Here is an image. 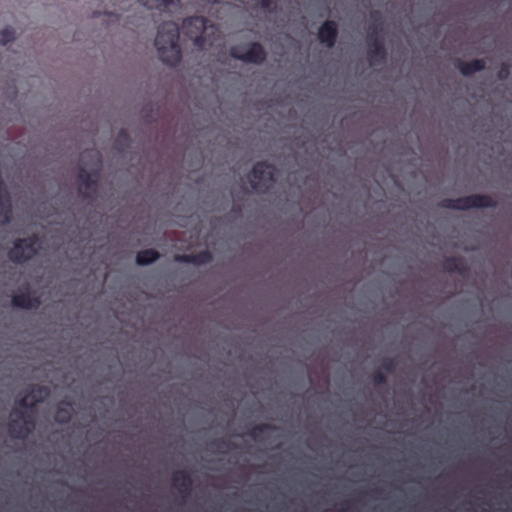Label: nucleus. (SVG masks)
<instances>
[{
  "label": "nucleus",
  "instance_id": "nucleus-1",
  "mask_svg": "<svg viewBox=\"0 0 512 512\" xmlns=\"http://www.w3.org/2000/svg\"><path fill=\"white\" fill-rule=\"evenodd\" d=\"M154 44L163 63L169 66H176L180 63L182 52L179 45V26L177 23L166 21L160 24Z\"/></svg>",
  "mask_w": 512,
  "mask_h": 512
},
{
  "label": "nucleus",
  "instance_id": "nucleus-2",
  "mask_svg": "<svg viewBox=\"0 0 512 512\" xmlns=\"http://www.w3.org/2000/svg\"><path fill=\"white\" fill-rule=\"evenodd\" d=\"M88 157L91 158L93 162L91 172H88L85 169V167L81 166L78 173V193L80 197L85 200L94 199L97 193L100 170L102 165L101 155L98 151H84L83 153H81L80 161L84 163Z\"/></svg>",
  "mask_w": 512,
  "mask_h": 512
},
{
  "label": "nucleus",
  "instance_id": "nucleus-3",
  "mask_svg": "<svg viewBox=\"0 0 512 512\" xmlns=\"http://www.w3.org/2000/svg\"><path fill=\"white\" fill-rule=\"evenodd\" d=\"M370 19L373 24H370L367 29V60L371 66L380 65L386 61L387 51L384 46V41L378 36V25L382 30V16L378 10H374L370 13Z\"/></svg>",
  "mask_w": 512,
  "mask_h": 512
},
{
  "label": "nucleus",
  "instance_id": "nucleus-4",
  "mask_svg": "<svg viewBox=\"0 0 512 512\" xmlns=\"http://www.w3.org/2000/svg\"><path fill=\"white\" fill-rule=\"evenodd\" d=\"M277 169L274 165L261 161L257 162L249 174V182L254 192L265 194L276 182Z\"/></svg>",
  "mask_w": 512,
  "mask_h": 512
},
{
  "label": "nucleus",
  "instance_id": "nucleus-5",
  "mask_svg": "<svg viewBox=\"0 0 512 512\" xmlns=\"http://www.w3.org/2000/svg\"><path fill=\"white\" fill-rule=\"evenodd\" d=\"M439 206L445 209L466 211L472 208H494L497 206V202L489 195L472 194L455 199H442Z\"/></svg>",
  "mask_w": 512,
  "mask_h": 512
},
{
  "label": "nucleus",
  "instance_id": "nucleus-6",
  "mask_svg": "<svg viewBox=\"0 0 512 512\" xmlns=\"http://www.w3.org/2000/svg\"><path fill=\"white\" fill-rule=\"evenodd\" d=\"M40 244L37 235L18 238L8 251V258L15 264H23L33 259L39 252Z\"/></svg>",
  "mask_w": 512,
  "mask_h": 512
},
{
  "label": "nucleus",
  "instance_id": "nucleus-7",
  "mask_svg": "<svg viewBox=\"0 0 512 512\" xmlns=\"http://www.w3.org/2000/svg\"><path fill=\"white\" fill-rule=\"evenodd\" d=\"M8 423V434L11 438L24 440L35 428V418L27 411L14 409Z\"/></svg>",
  "mask_w": 512,
  "mask_h": 512
},
{
  "label": "nucleus",
  "instance_id": "nucleus-8",
  "mask_svg": "<svg viewBox=\"0 0 512 512\" xmlns=\"http://www.w3.org/2000/svg\"><path fill=\"white\" fill-rule=\"evenodd\" d=\"M208 28H213V25L202 16L188 17L182 23L183 34L192 40L199 49H204L207 44L205 33Z\"/></svg>",
  "mask_w": 512,
  "mask_h": 512
},
{
  "label": "nucleus",
  "instance_id": "nucleus-9",
  "mask_svg": "<svg viewBox=\"0 0 512 512\" xmlns=\"http://www.w3.org/2000/svg\"><path fill=\"white\" fill-rule=\"evenodd\" d=\"M229 53L232 58L246 63L259 65L266 60V51L259 42L250 43L247 51L244 53L240 46H232Z\"/></svg>",
  "mask_w": 512,
  "mask_h": 512
},
{
  "label": "nucleus",
  "instance_id": "nucleus-10",
  "mask_svg": "<svg viewBox=\"0 0 512 512\" xmlns=\"http://www.w3.org/2000/svg\"><path fill=\"white\" fill-rule=\"evenodd\" d=\"M49 395L46 387L40 385H32L26 390L16 401L20 408L33 409Z\"/></svg>",
  "mask_w": 512,
  "mask_h": 512
},
{
  "label": "nucleus",
  "instance_id": "nucleus-11",
  "mask_svg": "<svg viewBox=\"0 0 512 512\" xmlns=\"http://www.w3.org/2000/svg\"><path fill=\"white\" fill-rule=\"evenodd\" d=\"M318 40L327 48L334 47L338 38V25L334 20H326L318 29Z\"/></svg>",
  "mask_w": 512,
  "mask_h": 512
},
{
  "label": "nucleus",
  "instance_id": "nucleus-12",
  "mask_svg": "<svg viewBox=\"0 0 512 512\" xmlns=\"http://www.w3.org/2000/svg\"><path fill=\"white\" fill-rule=\"evenodd\" d=\"M173 486L178 490L183 499L191 493L193 480L190 474L185 470H177L172 474Z\"/></svg>",
  "mask_w": 512,
  "mask_h": 512
},
{
  "label": "nucleus",
  "instance_id": "nucleus-13",
  "mask_svg": "<svg viewBox=\"0 0 512 512\" xmlns=\"http://www.w3.org/2000/svg\"><path fill=\"white\" fill-rule=\"evenodd\" d=\"M40 304V299L33 296L30 291L22 292L12 297V306L15 308L25 310L36 309Z\"/></svg>",
  "mask_w": 512,
  "mask_h": 512
},
{
  "label": "nucleus",
  "instance_id": "nucleus-14",
  "mask_svg": "<svg viewBox=\"0 0 512 512\" xmlns=\"http://www.w3.org/2000/svg\"><path fill=\"white\" fill-rule=\"evenodd\" d=\"M177 262L190 263L194 265H204L212 261V254L208 250H203L195 254H181L175 257Z\"/></svg>",
  "mask_w": 512,
  "mask_h": 512
},
{
  "label": "nucleus",
  "instance_id": "nucleus-15",
  "mask_svg": "<svg viewBox=\"0 0 512 512\" xmlns=\"http://www.w3.org/2000/svg\"><path fill=\"white\" fill-rule=\"evenodd\" d=\"M442 269L446 272H456L460 275H465L468 272L464 259L456 256L446 257L442 262Z\"/></svg>",
  "mask_w": 512,
  "mask_h": 512
},
{
  "label": "nucleus",
  "instance_id": "nucleus-16",
  "mask_svg": "<svg viewBox=\"0 0 512 512\" xmlns=\"http://www.w3.org/2000/svg\"><path fill=\"white\" fill-rule=\"evenodd\" d=\"M486 63L482 59H474L471 61H462L458 60L456 63V67L460 71L463 76H471L476 72L482 71L485 69Z\"/></svg>",
  "mask_w": 512,
  "mask_h": 512
},
{
  "label": "nucleus",
  "instance_id": "nucleus-17",
  "mask_svg": "<svg viewBox=\"0 0 512 512\" xmlns=\"http://www.w3.org/2000/svg\"><path fill=\"white\" fill-rule=\"evenodd\" d=\"M148 9H155L161 12H169L172 8L179 6V0H137Z\"/></svg>",
  "mask_w": 512,
  "mask_h": 512
},
{
  "label": "nucleus",
  "instance_id": "nucleus-18",
  "mask_svg": "<svg viewBox=\"0 0 512 512\" xmlns=\"http://www.w3.org/2000/svg\"><path fill=\"white\" fill-rule=\"evenodd\" d=\"M71 403L67 401H61L55 411L54 420L60 424L69 423L71 420Z\"/></svg>",
  "mask_w": 512,
  "mask_h": 512
},
{
  "label": "nucleus",
  "instance_id": "nucleus-19",
  "mask_svg": "<svg viewBox=\"0 0 512 512\" xmlns=\"http://www.w3.org/2000/svg\"><path fill=\"white\" fill-rule=\"evenodd\" d=\"M160 258V254L155 249L141 250L136 255V263L145 266L154 263Z\"/></svg>",
  "mask_w": 512,
  "mask_h": 512
},
{
  "label": "nucleus",
  "instance_id": "nucleus-20",
  "mask_svg": "<svg viewBox=\"0 0 512 512\" xmlns=\"http://www.w3.org/2000/svg\"><path fill=\"white\" fill-rule=\"evenodd\" d=\"M277 427L269 423H261L255 425L252 429L247 432V435L255 441L260 440L261 436L268 431H275Z\"/></svg>",
  "mask_w": 512,
  "mask_h": 512
},
{
  "label": "nucleus",
  "instance_id": "nucleus-21",
  "mask_svg": "<svg viewBox=\"0 0 512 512\" xmlns=\"http://www.w3.org/2000/svg\"><path fill=\"white\" fill-rule=\"evenodd\" d=\"M0 209V225H8L12 220L11 197H9V202H3Z\"/></svg>",
  "mask_w": 512,
  "mask_h": 512
},
{
  "label": "nucleus",
  "instance_id": "nucleus-22",
  "mask_svg": "<svg viewBox=\"0 0 512 512\" xmlns=\"http://www.w3.org/2000/svg\"><path fill=\"white\" fill-rule=\"evenodd\" d=\"M130 142L131 140L128 131L126 129H121L115 139V147L118 150H124L129 147Z\"/></svg>",
  "mask_w": 512,
  "mask_h": 512
},
{
  "label": "nucleus",
  "instance_id": "nucleus-23",
  "mask_svg": "<svg viewBox=\"0 0 512 512\" xmlns=\"http://www.w3.org/2000/svg\"><path fill=\"white\" fill-rule=\"evenodd\" d=\"M15 39V31L11 27H6L0 31V44L5 45Z\"/></svg>",
  "mask_w": 512,
  "mask_h": 512
},
{
  "label": "nucleus",
  "instance_id": "nucleus-24",
  "mask_svg": "<svg viewBox=\"0 0 512 512\" xmlns=\"http://www.w3.org/2000/svg\"><path fill=\"white\" fill-rule=\"evenodd\" d=\"M396 359L395 358H385L382 361V369L385 370L388 373H393L396 369Z\"/></svg>",
  "mask_w": 512,
  "mask_h": 512
},
{
  "label": "nucleus",
  "instance_id": "nucleus-25",
  "mask_svg": "<svg viewBox=\"0 0 512 512\" xmlns=\"http://www.w3.org/2000/svg\"><path fill=\"white\" fill-rule=\"evenodd\" d=\"M372 380L375 387H380L387 383V377L381 371L375 372L372 376Z\"/></svg>",
  "mask_w": 512,
  "mask_h": 512
},
{
  "label": "nucleus",
  "instance_id": "nucleus-26",
  "mask_svg": "<svg viewBox=\"0 0 512 512\" xmlns=\"http://www.w3.org/2000/svg\"><path fill=\"white\" fill-rule=\"evenodd\" d=\"M10 194L2 178H0V206L3 202H9Z\"/></svg>",
  "mask_w": 512,
  "mask_h": 512
},
{
  "label": "nucleus",
  "instance_id": "nucleus-27",
  "mask_svg": "<svg viewBox=\"0 0 512 512\" xmlns=\"http://www.w3.org/2000/svg\"><path fill=\"white\" fill-rule=\"evenodd\" d=\"M510 75V69L508 64L503 63L497 72V78L499 80H507Z\"/></svg>",
  "mask_w": 512,
  "mask_h": 512
},
{
  "label": "nucleus",
  "instance_id": "nucleus-28",
  "mask_svg": "<svg viewBox=\"0 0 512 512\" xmlns=\"http://www.w3.org/2000/svg\"><path fill=\"white\" fill-rule=\"evenodd\" d=\"M212 444L218 448H229L231 446V442L226 439H216Z\"/></svg>",
  "mask_w": 512,
  "mask_h": 512
},
{
  "label": "nucleus",
  "instance_id": "nucleus-29",
  "mask_svg": "<svg viewBox=\"0 0 512 512\" xmlns=\"http://www.w3.org/2000/svg\"><path fill=\"white\" fill-rule=\"evenodd\" d=\"M347 510H348V503L347 502L341 503V507L339 508V511L346 512Z\"/></svg>",
  "mask_w": 512,
  "mask_h": 512
}]
</instances>
